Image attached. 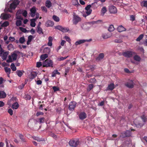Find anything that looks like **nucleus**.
<instances>
[{
    "mask_svg": "<svg viewBox=\"0 0 147 147\" xmlns=\"http://www.w3.org/2000/svg\"><path fill=\"white\" fill-rule=\"evenodd\" d=\"M42 66L43 67H53V61L49 59H47L42 62Z\"/></svg>",
    "mask_w": 147,
    "mask_h": 147,
    "instance_id": "obj_1",
    "label": "nucleus"
},
{
    "mask_svg": "<svg viewBox=\"0 0 147 147\" xmlns=\"http://www.w3.org/2000/svg\"><path fill=\"white\" fill-rule=\"evenodd\" d=\"M135 52L131 51H127L123 53L122 55L125 57L130 58L132 57L133 55L135 54Z\"/></svg>",
    "mask_w": 147,
    "mask_h": 147,
    "instance_id": "obj_2",
    "label": "nucleus"
},
{
    "mask_svg": "<svg viewBox=\"0 0 147 147\" xmlns=\"http://www.w3.org/2000/svg\"><path fill=\"white\" fill-rule=\"evenodd\" d=\"M95 5V3H92L91 5H88L86 7L85 9L86 11V13L87 16L89 15L91 13L92 10L90 9V8L93 7V6Z\"/></svg>",
    "mask_w": 147,
    "mask_h": 147,
    "instance_id": "obj_3",
    "label": "nucleus"
},
{
    "mask_svg": "<svg viewBox=\"0 0 147 147\" xmlns=\"http://www.w3.org/2000/svg\"><path fill=\"white\" fill-rule=\"evenodd\" d=\"M79 141L78 140H71L69 142V145L73 147H76L79 144Z\"/></svg>",
    "mask_w": 147,
    "mask_h": 147,
    "instance_id": "obj_4",
    "label": "nucleus"
},
{
    "mask_svg": "<svg viewBox=\"0 0 147 147\" xmlns=\"http://www.w3.org/2000/svg\"><path fill=\"white\" fill-rule=\"evenodd\" d=\"M19 1L18 0H14L10 5L9 8L11 9H14L17 5L19 3Z\"/></svg>",
    "mask_w": 147,
    "mask_h": 147,
    "instance_id": "obj_5",
    "label": "nucleus"
},
{
    "mask_svg": "<svg viewBox=\"0 0 147 147\" xmlns=\"http://www.w3.org/2000/svg\"><path fill=\"white\" fill-rule=\"evenodd\" d=\"M55 28L63 32H66L69 30V28H68L63 27L60 25L56 26Z\"/></svg>",
    "mask_w": 147,
    "mask_h": 147,
    "instance_id": "obj_6",
    "label": "nucleus"
},
{
    "mask_svg": "<svg viewBox=\"0 0 147 147\" xmlns=\"http://www.w3.org/2000/svg\"><path fill=\"white\" fill-rule=\"evenodd\" d=\"M76 103L75 101H71L69 105V111H73L74 110L76 107Z\"/></svg>",
    "mask_w": 147,
    "mask_h": 147,
    "instance_id": "obj_7",
    "label": "nucleus"
},
{
    "mask_svg": "<svg viewBox=\"0 0 147 147\" xmlns=\"http://www.w3.org/2000/svg\"><path fill=\"white\" fill-rule=\"evenodd\" d=\"M81 18L78 15L74 16L73 22L75 24H77L79 22L81 21Z\"/></svg>",
    "mask_w": 147,
    "mask_h": 147,
    "instance_id": "obj_8",
    "label": "nucleus"
},
{
    "mask_svg": "<svg viewBox=\"0 0 147 147\" xmlns=\"http://www.w3.org/2000/svg\"><path fill=\"white\" fill-rule=\"evenodd\" d=\"M109 10L111 13H115L117 12L116 7L113 5H111L109 7Z\"/></svg>",
    "mask_w": 147,
    "mask_h": 147,
    "instance_id": "obj_9",
    "label": "nucleus"
},
{
    "mask_svg": "<svg viewBox=\"0 0 147 147\" xmlns=\"http://www.w3.org/2000/svg\"><path fill=\"white\" fill-rule=\"evenodd\" d=\"M125 86L129 88H132L134 87V85L133 81L132 80H130L125 84Z\"/></svg>",
    "mask_w": 147,
    "mask_h": 147,
    "instance_id": "obj_10",
    "label": "nucleus"
},
{
    "mask_svg": "<svg viewBox=\"0 0 147 147\" xmlns=\"http://www.w3.org/2000/svg\"><path fill=\"white\" fill-rule=\"evenodd\" d=\"M86 117V114L84 112H81L79 115V117L81 120L85 119Z\"/></svg>",
    "mask_w": 147,
    "mask_h": 147,
    "instance_id": "obj_11",
    "label": "nucleus"
},
{
    "mask_svg": "<svg viewBox=\"0 0 147 147\" xmlns=\"http://www.w3.org/2000/svg\"><path fill=\"white\" fill-rule=\"evenodd\" d=\"M11 16L9 14H2L1 15L0 18L2 19L7 20Z\"/></svg>",
    "mask_w": 147,
    "mask_h": 147,
    "instance_id": "obj_12",
    "label": "nucleus"
},
{
    "mask_svg": "<svg viewBox=\"0 0 147 147\" xmlns=\"http://www.w3.org/2000/svg\"><path fill=\"white\" fill-rule=\"evenodd\" d=\"M21 53L22 54V53H20L19 51L16 52L15 51L14 53L11 54V57H12L13 59V60H15L16 59L17 57V53Z\"/></svg>",
    "mask_w": 147,
    "mask_h": 147,
    "instance_id": "obj_13",
    "label": "nucleus"
},
{
    "mask_svg": "<svg viewBox=\"0 0 147 147\" xmlns=\"http://www.w3.org/2000/svg\"><path fill=\"white\" fill-rule=\"evenodd\" d=\"M54 25V22L51 20H48L45 24V26L47 27L52 26Z\"/></svg>",
    "mask_w": 147,
    "mask_h": 147,
    "instance_id": "obj_14",
    "label": "nucleus"
},
{
    "mask_svg": "<svg viewBox=\"0 0 147 147\" xmlns=\"http://www.w3.org/2000/svg\"><path fill=\"white\" fill-rule=\"evenodd\" d=\"M111 36V34L108 33L102 34V37L104 39H107L110 37Z\"/></svg>",
    "mask_w": 147,
    "mask_h": 147,
    "instance_id": "obj_15",
    "label": "nucleus"
},
{
    "mask_svg": "<svg viewBox=\"0 0 147 147\" xmlns=\"http://www.w3.org/2000/svg\"><path fill=\"white\" fill-rule=\"evenodd\" d=\"M104 57V55L103 53H100L98 57L96 58V61H99L103 59Z\"/></svg>",
    "mask_w": 147,
    "mask_h": 147,
    "instance_id": "obj_16",
    "label": "nucleus"
},
{
    "mask_svg": "<svg viewBox=\"0 0 147 147\" xmlns=\"http://www.w3.org/2000/svg\"><path fill=\"white\" fill-rule=\"evenodd\" d=\"M37 75V73L34 71L32 72L30 75V78L32 79L35 78Z\"/></svg>",
    "mask_w": 147,
    "mask_h": 147,
    "instance_id": "obj_17",
    "label": "nucleus"
},
{
    "mask_svg": "<svg viewBox=\"0 0 147 147\" xmlns=\"http://www.w3.org/2000/svg\"><path fill=\"white\" fill-rule=\"evenodd\" d=\"M117 29L118 31L119 32L125 31L126 30V29L122 25L119 26L118 27Z\"/></svg>",
    "mask_w": 147,
    "mask_h": 147,
    "instance_id": "obj_18",
    "label": "nucleus"
},
{
    "mask_svg": "<svg viewBox=\"0 0 147 147\" xmlns=\"http://www.w3.org/2000/svg\"><path fill=\"white\" fill-rule=\"evenodd\" d=\"M89 40H82L77 41L75 43V45H78L82 43H83L86 41H89Z\"/></svg>",
    "mask_w": 147,
    "mask_h": 147,
    "instance_id": "obj_19",
    "label": "nucleus"
},
{
    "mask_svg": "<svg viewBox=\"0 0 147 147\" xmlns=\"http://www.w3.org/2000/svg\"><path fill=\"white\" fill-rule=\"evenodd\" d=\"M145 124L142 121H140L136 124V126L137 127L140 128L142 127Z\"/></svg>",
    "mask_w": 147,
    "mask_h": 147,
    "instance_id": "obj_20",
    "label": "nucleus"
},
{
    "mask_svg": "<svg viewBox=\"0 0 147 147\" xmlns=\"http://www.w3.org/2000/svg\"><path fill=\"white\" fill-rule=\"evenodd\" d=\"M115 88V85L113 83H112L109 85L107 87L108 90H112Z\"/></svg>",
    "mask_w": 147,
    "mask_h": 147,
    "instance_id": "obj_21",
    "label": "nucleus"
},
{
    "mask_svg": "<svg viewBox=\"0 0 147 147\" xmlns=\"http://www.w3.org/2000/svg\"><path fill=\"white\" fill-rule=\"evenodd\" d=\"M8 52H5L3 53L2 58L3 60H5L7 57L8 54Z\"/></svg>",
    "mask_w": 147,
    "mask_h": 147,
    "instance_id": "obj_22",
    "label": "nucleus"
},
{
    "mask_svg": "<svg viewBox=\"0 0 147 147\" xmlns=\"http://www.w3.org/2000/svg\"><path fill=\"white\" fill-rule=\"evenodd\" d=\"M24 73V71L23 70H17L16 71L17 74L19 77H21Z\"/></svg>",
    "mask_w": 147,
    "mask_h": 147,
    "instance_id": "obj_23",
    "label": "nucleus"
},
{
    "mask_svg": "<svg viewBox=\"0 0 147 147\" xmlns=\"http://www.w3.org/2000/svg\"><path fill=\"white\" fill-rule=\"evenodd\" d=\"M107 11V8L105 7H103L101 10V14L103 16Z\"/></svg>",
    "mask_w": 147,
    "mask_h": 147,
    "instance_id": "obj_24",
    "label": "nucleus"
},
{
    "mask_svg": "<svg viewBox=\"0 0 147 147\" xmlns=\"http://www.w3.org/2000/svg\"><path fill=\"white\" fill-rule=\"evenodd\" d=\"M134 60L138 62H140L141 59L140 57L137 55H136L134 56Z\"/></svg>",
    "mask_w": 147,
    "mask_h": 147,
    "instance_id": "obj_25",
    "label": "nucleus"
},
{
    "mask_svg": "<svg viewBox=\"0 0 147 147\" xmlns=\"http://www.w3.org/2000/svg\"><path fill=\"white\" fill-rule=\"evenodd\" d=\"M36 19H32L30 20V26L32 27H34L36 26V23L35 22L36 21Z\"/></svg>",
    "mask_w": 147,
    "mask_h": 147,
    "instance_id": "obj_26",
    "label": "nucleus"
},
{
    "mask_svg": "<svg viewBox=\"0 0 147 147\" xmlns=\"http://www.w3.org/2000/svg\"><path fill=\"white\" fill-rule=\"evenodd\" d=\"M19 107V104L17 102L14 103L12 105V108L13 109H17Z\"/></svg>",
    "mask_w": 147,
    "mask_h": 147,
    "instance_id": "obj_27",
    "label": "nucleus"
},
{
    "mask_svg": "<svg viewBox=\"0 0 147 147\" xmlns=\"http://www.w3.org/2000/svg\"><path fill=\"white\" fill-rule=\"evenodd\" d=\"M6 93L3 91H0V98H4L6 97Z\"/></svg>",
    "mask_w": 147,
    "mask_h": 147,
    "instance_id": "obj_28",
    "label": "nucleus"
},
{
    "mask_svg": "<svg viewBox=\"0 0 147 147\" xmlns=\"http://www.w3.org/2000/svg\"><path fill=\"white\" fill-rule=\"evenodd\" d=\"M140 118L142 120V121L145 123L147 120L146 116L144 115H143L140 116Z\"/></svg>",
    "mask_w": 147,
    "mask_h": 147,
    "instance_id": "obj_29",
    "label": "nucleus"
},
{
    "mask_svg": "<svg viewBox=\"0 0 147 147\" xmlns=\"http://www.w3.org/2000/svg\"><path fill=\"white\" fill-rule=\"evenodd\" d=\"M49 41L48 43V45L50 46H52V41L53 40V38H52L50 36H49L48 38Z\"/></svg>",
    "mask_w": 147,
    "mask_h": 147,
    "instance_id": "obj_30",
    "label": "nucleus"
},
{
    "mask_svg": "<svg viewBox=\"0 0 147 147\" xmlns=\"http://www.w3.org/2000/svg\"><path fill=\"white\" fill-rule=\"evenodd\" d=\"M45 6L48 8L52 6V3L49 0H47L45 3Z\"/></svg>",
    "mask_w": 147,
    "mask_h": 147,
    "instance_id": "obj_31",
    "label": "nucleus"
},
{
    "mask_svg": "<svg viewBox=\"0 0 147 147\" xmlns=\"http://www.w3.org/2000/svg\"><path fill=\"white\" fill-rule=\"evenodd\" d=\"M48 57V55L47 54L42 55L40 57L42 60H43Z\"/></svg>",
    "mask_w": 147,
    "mask_h": 147,
    "instance_id": "obj_32",
    "label": "nucleus"
},
{
    "mask_svg": "<svg viewBox=\"0 0 147 147\" xmlns=\"http://www.w3.org/2000/svg\"><path fill=\"white\" fill-rule=\"evenodd\" d=\"M50 52V49L48 47L45 48L43 50V52L44 53H49Z\"/></svg>",
    "mask_w": 147,
    "mask_h": 147,
    "instance_id": "obj_33",
    "label": "nucleus"
},
{
    "mask_svg": "<svg viewBox=\"0 0 147 147\" xmlns=\"http://www.w3.org/2000/svg\"><path fill=\"white\" fill-rule=\"evenodd\" d=\"M37 32L39 34H43L42 29L40 27H37Z\"/></svg>",
    "mask_w": 147,
    "mask_h": 147,
    "instance_id": "obj_34",
    "label": "nucleus"
},
{
    "mask_svg": "<svg viewBox=\"0 0 147 147\" xmlns=\"http://www.w3.org/2000/svg\"><path fill=\"white\" fill-rule=\"evenodd\" d=\"M125 132L127 137L130 136L131 135V133L130 130H127Z\"/></svg>",
    "mask_w": 147,
    "mask_h": 147,
    "instance_id": "obj_35",
    "label": "nucleus"
},
{
    "mask_svg": "<svg viewBox=\"0 0 147 147\" xmlns=\"http://www.w3.org/2000/svg\"><path fill=\"white\" fill-rule=\"evenodd\" d=\"M114 30V28L113 25H111L109 26L108 30L110 32L113 31Z\"/></svg>",
    "mask_w": 147,
    "mask_h": 147,
    "instance_id": "obj_36",
    "label": "nucleus"
},
{
    "mask_svg": "<svg viewBox=\"0 0 147 147\" xmlns=\"http://www.w3.org/2000/svg\"><path fill=\"white\" fill-rule=\"evenodd\" d=\"M9 25V23L7 21H5L1 25L2 27H6Z\"/></svg>",
    "mask_w": 147,
    "mask_h": 147,
    "instance_id": "obj_37",
    "label": "nucleus"
},
{
    "mask_svg": "<svg viewBox=\"0 0 147 147\" xmlns=\"http://www.w3.org/2000/svg\"><path fill=\"white\" fill-rule=\"evenodd\" d=\"M11 68L13 71H16V67L15 66L14 63H12L11 65Z\"/></svg>",
    "mask_w": 147,
    "mask_h": 147,
    "instance_id": "obj_38",
    "label": "nucleus"
},
{
    "mask_svg": "<svg viewBox=\"0 0 147 147\" xmlns=\"http://www.w3.org/2000/svg\"><path fill=\"white\" fill-rule=\"evenodd\" d=\"M144 37V35L142 34H140L136 39L137 41H140L142 40Z\"/></svg>",
    "mask_w": 147,
    "mask_h": 147,
    "instance_id": "obj_39",
    "label": "nucleus"
},
{
    "mask_svg": "<svg viewBox=\"0 0 147 147\" xmlns=\"http://www.w3.org/2000/svg\"><path fill=\"white\" fill-rule=\"evenodd\" d=\"M53 18L56 22H58L59 21V18L56 16L54 15L53 16Z\"/></svg>",
    "mask_w": 147,
    "mask_h": 147,
    "instance_id": "obj_40",
    "label": "nucleus"
},
{
    "mask_svg": "<svg viewBox=\"0 0 147 147\" xmlns=\"http://www.w3.org/2000/svg\"><path fill=\"white\" fill-rule=\"evenodd\" d=\"M33 138L34 140H36L38 142H40L41 141H43V140H42V139L40 138L39 137H33Z\"/></svg>",
    "mask_w": 147,
    "mask_h": 147,
    "instance_id": "obj_41",
    "label": "nucleus"
},
{
    "mask_svg": "<svg viewBox=\"0 0 147 147\" xmlns=\"http://www.w3.org/2000/svg\"><path fill=\"white\" fill-rule=\"evenodd\" d=\"M19 42L21 43H24L25 41V39L24 36L20 38L19 39Z\"/></svg>",
    "mask_w": 147,
    "mask_h": 147,
    "instance_id": "obj_42",
    "label": "nucleus"
},
{
    "mask_svg": "<svg viewBox=\"0 0 147 147\" xmlns=\"http://www.w3.org/2000/svg\"><path fill=\"white\" fill-rule=\"evenodd\" d=\"M16 25L18 26H21L22 22L20 20H18L16 21Z\"/></svg>",
    "mask_w": 147,
    "mask_h": 147,
    "instance_id": "obj_43",
    "label": "nucleus"
},
{
    "mask_svg": "<svg viewBox=\"0 0 147 147\" xmlns=\"http://www.w3.org/2000/svg\"><path fill=\"white\" fill-rule=\"evenodd\" d=\"M19 29L22 32L24 33H26L28 32L26 29L22 27H19Z\"/></svg>",
    "mask_w": 147,
    "mask_h": 147,
    "instance_id": "obj_44",
    "label": "nucleus"
},
{
    "mask_svg": "<svg viewBox=\"0 0 147 147\" xmlns=\"http://www.w3.org/2000/svg\"><path fill=\"white\" fill-rule=\"evenodd\" d=\"M31 13H32L35 14L36 11L35 7H33L30 9Z\"/></svg>",
    "mask_w": 147,
    "mask_h": 147,
    "instance_id": "obj_45",
    "label": "nucleus"
},
{
    "mask_svg": "<svg viewBox=\"0 0 147 147\" xmlns=\"http://www.w3.org/2000/svg\"><path fill=\"white\" fill-rule=\"evenodd\" d=\"M126 137L125 131L122 132L120 135V137L124 138Z\"/></svg>",
    "mask_w": 147,
    "mask_h": 147,
    "instance_id": "obj_46",
    "label": "nucleus"
},
{
    "mask_svg": "<svg viewBox=\"0 0 147 147\" xmlns=\"http://www.w3.org/2000/svg\"><path fill=\"white\" fill-rule=\"evenodd\" d=\"M19 136L20 137V139L23 142H25L24 138V136L21 134H19Z\"/></svg>",
    "mask_w": 147,
    "mask_h": 147,
    "instance_id": "obj_47",
    "label": "nucleus"
},
{
    "mask_svg": "<svg viewBox=\"0 0 147 147\" xmlns=\"http://www.w3.org/2000/svg\"><path fill=\"white\" fill-rule=\"evenodd\" d=\"M94 87V85L93 84H90L88 85V89H87V90L88 91L91 90Z\"/></svg>",
    "mask_w": 147,
    "mask_h": 147,
    "instance_id": "obj_48",
    "label": "nucleus"
},
{
    "mask_svg": "<svg viewBox=\"0 0 147 147\" xmlns=\"http://www.w3.org/2000/svg\"><path fill=\"white\" fill-rule=\"evenodd\" d=\"M5 69L6 72L8 73L9 74L10 73L11 69L10 68L6 67L5 68Z\"/></svg>",
    "mask_w": 147,
    "mask_h": 147,
    "instance_id": "obj_49",
    "label": "nucleus"
},
{
    "mask_svg": "<svg viewBox=\"0 0 147 147\" xmlns=\"http://www.w3.org/2000/svg\"><path fill=\"white\" fill-rule=\"evenodd\" d=\"M42 65V63L41 62H37L36 63V67L38 68L40 67Z\"/></svg>",
    "mask_w": 147,
    "mask_h": 147,
    "instance_id": "obj_50",
    "label": "nucleus"
},
{
    "mask_svg": "<svg viewBox=\"0 0 147 147\" xmlns=\"http://www.w3.org/2000/svg\"><path fill=\"white\" fill-rule=\"evenodd\" d=\"M45 119L44 117H42L39 119V122L40 123H41L44 122Z\"/></svg>",
    "mask_w": 147,
    "mask_h": 147,
    "instance_id": "obj_51",
    "label": "nucleus"
},
{
    "mask_svg": "<svg viewBox=\"0 0 147 147\" xmlns=\"http://www.w3.org/2000/svg\"><path fill=\"white\" fill-rule=\"evenodd\" d=\"M53 89L54 91V92H56L57 91H59V88L56 86H54L53 87Z\"/></svg>",
    "mask_w": 147,
    "mask_h": 147,
    "instance_id": "obj_52",
    "label": "nucleus"
},
{
    "mask_svg": "<svg viewBox=\"0 0 147 147\" xmlns=\"http://www.w3.org/2000/svg\"><path fill=\"white\" fill-rule=\"evenodd\" d=\"M114 42L115 43H121L122 42V40L120 39H116L114 41Z\"/></svg>",
    "mask_w": 147,
    "mask_h": 147,
    "instance_id": "obj_53",
    "label": "nucleus"
},
{
    "mask_svg": "<svg viewBox=\"0 0 147 147\" xmlns=\"http://www.w3.org/2000/svg\"><path fill=\"white\" fill-rule=\"evenodd\" d=\"M13 48V46L12 44H9L7 46V48L9 50L12 49Z\"/></svg>",
    "mask_w": 147,
    "mask_h": 147,
    "instance_id": "obj_54",
    "label": "nucleus"
},
{
    "mask_svg": "<svg viewBox=\"0 0 147 147\" xmlns=\"http://www.w3.org/2000/svg\"><path fill=\"white\" fill-rule=\"evenodd\" d=\"M4 52V50L1 47V46L0 45V56H1L3 53Z\"/></svg>",
    "mask_w": 147,
    "mask_h": 147,
    "instance_id": "obj_55",
    "label": "nucleus"
},
{
    "mask_svg": "<svg viewBox=\"0 0 147 147\" xmlns=\"http://www.w3.org/2000/svg\"><path fill=\"white\" fill-rule=\"evenodd\" d=\"M65 38L66 40L67 41H68L69 43H70L71 39L69 37L67 36H65Z\"/></svg>",
    "mask_w": 147,
    "mask_h": 147,
    "instance_id": "obj_56",
    "label": "nucleus"
},
{
    "mask_svg": "<svg viewBox=\"0 0 147 147\" xmlns=\"http://www.w3.org/2000/svg\"><path fill=\"white\" fill-rule=\"evenodd\" d=\"M43 114L44 113L42 112H38L36 114V116L37 117H38L40 115H43Z\"/></svg>",
    "mask_w": 147,
    "mask_h": 147,
    "instance_id": "obj_57",
    "label": "nucleus"
},
{
    "mask_svg": "<svg viewBox=\"0 0 147 147\" xmlns=\"http://www.w3.org/2000/svg\"><path fill=\"white\" fill-rule=\"evenodd\" d=\"M7 112L11 115H12L13 114V111L11 109H9L8 110Z\"/></svg>",
    "mask_w": 147,
    "mask_h": 147,
    "instance_id": "obj_58",
    "label": "nucleus"
},
{
    "mask_svg": "<svg viewBox=\"0 0 147 147\" xmlns=\"http://www.w3.org/2000/svg\"><path fill=\"white\" fill-rule=\"evenodd\" d=\"M27 12L26 10H24L22 13V15L25 17H26L27 15Z\"/></svg>",
    "mask_w": 147,
    "mask_h": 147,
    "instance_id": "obj_59",
    "label": "nucleus"
},
{
    "mask_svg": "<svg viewBox=\"0 0 147 147\" xmlns=\"http://www.w3.org/2000/svg\"><path fill=\"white\" fill-rule=\"evenodd\" d=\"M41 8L42 10L43 11H45V12H47V9L45 6H43Z\"/></svg>",
    "mask_w": 147,
    "mask_h": 147,
    "instance_id": "obj_60",
    "label": "nucleus"
},
{
    "mask_svg": "<svg viewBox=\"0 0 147 147\" xmlns=\"http://www.w3.org/2000/svg\"><path fill=\"white\" fill-rule=\"evenodd\" d=\"M130 20L132 21H134L135 20V16L133 15L130 16Z\"/></svg>",
    "mask_w": 147,
    "mask_h": 147,
    "instance_id": "obj_61",
    "label": "nucleus"
},
{
    "mask_svg": "<svg viewBox=\"0 0 147 147\" xmlns=\"http://www.w3.org/2000/svg\"><path fill=\"white\" fill-rule=\"evenodd\" d=\"M68 56L67 57H61L59 58V61H63L64 60V59H66L67 57H68Z\"/></svg>",
    "mask_w": 147,
    "mask_h": 147,
    "instance_id": "obj_62",
    "label": "nucleus"
},
{
    "mask_svg": "<svg viewBox=\"0 0 147 147\" xmlns=\"http://www.w3.org/2000/svg\"><path fill=\"white\" fill-rule=\"evenodd\" d=\"M143 6L147 7V1H143Z\"/></svg>",
    "mask_w": 147,
    "mask_h": 147,
    "instance_id": "obj_63",
    "label": "nucleus"
},
{
    "mask_svg": "<svg viewBox=\"0 0 147 147\" xmlns=\"http://www.w3.org/2000/svg\"><path fill=\"white\" fill-rule=\"evenodd\" d=\"M9 40L13 42L15 40V38L13 37H10L9 38Z\"/></svg>",
    "mask_w": 147,
    "mask_h": 147,
    "instance_id": "obj_64",
    "label": "nucleus"
}]
</instances>
